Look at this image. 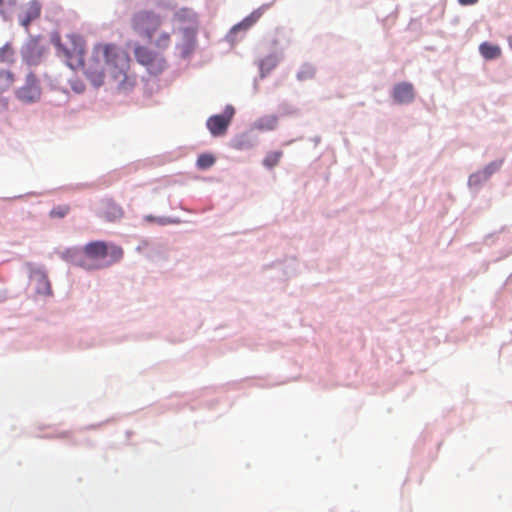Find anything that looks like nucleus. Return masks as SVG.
<instances>
[{"instance_id": "f257e3e1", "label": "nucleus", "mask_w": 512, "mask_h": 512, "mask_svg": "<svg viewBox=\"0 0 512 512\" xmlns=\"http://www.w3.org/2000/svg\"><path fill=\"white\" fill-rule=\"evenodd\" d=\"M56 54L67 66L75 70L84 67L89 82L95 86H105L111 92L127 96L137 86V75L131 71V58L127 51L115 43H97L91 56L84 64L85 40L77 34L52 37Z\"/></svg>"}, {"instance_id": "f03ea898", "label": "nucleus", "mask_w": 512, "mask_h": 512, "mask_svg": "<svg viewBox=\"0 0 512 512\" xmlns=\"http://www.w3.org/2000/svg\"><path fill=\"white\" fill-rule=\"evenodd\" d=\"M123 254V249L116 244L92 241L83 247L77 265L86 270L103 269L119 262Z\"/></svg>"}, {"instance_id": "7ed1b4c3", "label": "nucleus", "mask_w": 512, "mask_h": 512, "mask_svg": "<svg viewBox=\"0 0 512 512\" xmlns=\"http://www.w3.org/2000/svg\"><path fill=\"white\" fill-rule=\"evenodd\" d=\"M133 55L136 62L144 67L147 73L152 76L163 73L168 66L167 60L161 52L155 51L143 44L137 43L134 45Z\"/></svg>"}, {"instance_id": "20e7f679", "label": "nucleus", "mask_w": 512, "mask_h": 512, "mask_svg": "<svg viewBox=\"0 0 512 512\" xmlns=\"http://www.w3.org/2000/svg\"><path fill=\"white\" fill-rule=\"evenodd\" d=\"M130 23L137 34L151 41L162 25V18L151 10H140L132 15Z\"/></svg>"}, {"instance_id": "39448f33", "label": "nucleus", "mask_w": 512, "mask_h": 512, "mask_svg": "<svg viewBox=\"0 0 512 512\" xmlns=\"http://www.w3.org/2000/svg\"><path fill=\"white\" fill-rule=\"evenodd\" d=\"M18 101L24 104L36 103L42 95V88L39 77L34 72H29L25 76L23 85L14 91Z\"/></svg>"}, {"instance_id": "423d86ee", "label": "nucleus", "mask_w": 512, "mask_h": 512, "mask_svg": "<svg viewBox=\"0 0 512 512\" xmlns=\"http://www.w3.org/2000/svg\"><path fill=\"white\" fill-rule=\"evenodd\" d=\"M234 115V108L227 106L221 115H213L207 120V127L213 136L224 135Z\"/></svg>"}, {"instance_id": "0eeeda50", "label": "nucleus", "mask_w": 512, "mask_h": 512, "mask_svg": "<svg viewBox=\"0 0 512 512\" xmlns=\"http://www.w3.org/2000/svg\"><path fill=\"white\" fill-rule=\"evenodd\" d=\"M392 98L397 104L411 103L415 98L414 86L409 82H400L393 87Z\"/></svg>"}, {"instance_id": "6e6552de", "label": "nucleus", "mask_w": 512, "mask_h": 512, "mask_svg": "<svg viewBox=\"0 0 512 512\" xmlns=\"http://www.w3.org/2000/svg\"><path fill=\"white\" fill-rule=\"evenodd\" d=\"M23 61L30 65L35 66L38 65L43 56V48L39 45L36 40H30L26 43V45L22 48L21 51Z\"/></svg>"}, {"instance_id": "1a4fd4ad", "label": "nucleus", "mask_w": 512, "mask_h": 512, "mask_svg": "<svg viewBox=\"0 0 512 512\" xmlns=\"http://www.w3.org/2000/svg\"><path fill=\"white\" fill-rule=\"evenodd\" d=\"M41 13V5L38 1L32 0L24 8L20 17V24L24 27H28L30 23L37 19Z\"/></svg>"}, {"instance_id": "9d476101", "label": "nucleus", "mask_w": 512, "mask_h": 512, "mask_svg": "<svg viewBox=\"0 0 512 512\" xmlns=\"http://www.w3.org/2000/svg\"><path fill=\"white\" fill-rule=\"evenodd\" d=\"M16 75L9 69L0 68V97L15 85Z\"/></svg>"}, {"instance_id": "9b49d317", "label": "nucleus", "mask_w": 512, "mask_h": 512, "mask_svg": "<svg viewBox=\"0 0 512 512\" xmlns=\"http://www.w3.org/2000/svg\"><path fill=\"white\" fill-rule=\"evenodd\" d=\"M262 16V12L260 9L253 11L250 15L245 17L240 23L236 24L232 29L231 33H236L240 30H248L252 27Z\"/></svg>"}, {"instance_id": "f8f14e48", "label": "nucleus", "mask_w": 512, "mask_h": 512, "mask_svg": "<svg viewBox=\"0 0 512 512\" xmlns=\"http://www.w3.org/2000/svg\"><path fill=\"white\" fill-rule=\"evenodd\" d=\"M480 54L486 60L497 59L501 56V49L498 45L489 42H483L479 46Z\"/></svg>"}, {"instance_id": "ddd939ff", "label": "nucleus", "mask_w": 512, "mask_h": 512, "mask_svg": "<svg viewBox=\"0 0 512 512\" xmlns=\"http://www.w3.org/2000/svg\"><path fill=\"white\" fill-rule=\"evenodd\" d=\"M255 125L261 131H272L278 125V118L275 115H267L260 118Z\"/></svg>"}, {"instance_id": "4468645a", "label": "nucleus", "mask_w": 512, "mask_h": 512, "mask_svg": "<svg viewBox=\"0 0 512 512\" xmlns=\"http://www.w3.org/2000/svg\"><path fill=\"white\" fill-rule=\"evenodd\" d=\"M104 215L108 220L113 221L122 217L123 210L114 202L108 201L105 203Z\"/></svg>"}, {"instance_id": "2eb2a0df", "label": "nucleus", "mask_w": 512, "mask_h": 512, "mask_svg": "<svg viewBox=\"0 0 512 512\" xmlns=\"http://www.w3.org/2000/svg\"><path fill=\"white\" fill-rule=\"evenodd\" d=\"M150 42L159 50H165L170 46L171 35L166 31H161L157 36L155 35Z\"/></svg>"}, {"instance_id": "dca6fc26", "label": "nucleus", "mask_w": 512, "mask_h": 512, "mask_svg": "<svg viewBox=\"0 0 512 512\" xmlns=\"http://www.w3.org/2000/svg\"><path fill=\"white\" fill-rule=\"evenodd\" d=\"M16 52L11 43H6L0 48V63L13 64Z\"/></svg>"}, {"instance_id": "f3484780", "label": "nucleus", "mask_w": 512, "mask_h": 512, "mask_svg": "<svg viewBox=\"0 0 512 512\" xmlns=\"http://www.w3.org/2000/svg\"><path fill=\"white\" fill-rule=\"evenodd\" d=\"M216 162L215 157L210 153H204L199 155L196 165L200 170H206L212 167Z\"/></svg>"}, {"instance_id": "a211bd4d", "label": "nucleus", "mask_w": 512, "mask_h": 512, "mask_svg": "<svg viewBox=\"0 0 512 512\" xmlns=\"http://www.w3.org/2000/svg\"><path fill=\"white\" fill-rule=\"evenodd\" d=\"M182 33L186 41V48L183 50V52L189 53L196 41V30L192 28H185L183 29Z\"/></svg>"}, {"instance_id": "6ab92c4d", "label": "nucleus", "mask_w": 512, "mask_h": 512, "mask_svg": "<svg viewBox=\"0 0 512 512\" xmlns=\"http://www.w3.org/2000/svg\"><path fill=\"white\" fill-rule=\"evenodd\" d=\"M282 157L281 151H273L267 154V156L263 160V165L267 168H273L278 165L280 159Z\"/></svg>"}, {"instance_id": "aec40b11", "label": "nucleus", "mask_w": 512, "mask_h": 512, "mask_svg": "<svg viewBox=\"0 0 512 512\" xmlns=\"http://www.w3.org/2000/svg\"><path fill=\"white\" fill-rule=\"evenodd\" d=\"M70 211V207L66 204L64 205H59V206H56L54 207L50 213H49V216L51 218H64Z\"/></svg>"}, {"instance_id": "412c9836", "label": "nucleus", "mask_w": 512, "mask_h": 512, "mask_svg": "<svg viewBox=\"0 0 512 512\" xmlns=\"http://www.w3.org/2000/svg\"><path fill=\"white\" fill-rule=\"evenodd\" d=\"M313 74H314V70H313V69H311V68H308L307 70H302V71H300V72H299V74H298V78H299L300 80H305V79H307L308 77L313 76Z\"/></svg>"}, {"instance_id": "4be33fe9", "label": "nucleus", "mask_w": 512, "mask_h": 512, "mask_svg": "<svg viewBox=\"0 0 512 512\" xmlns=\"http://www.w3.org/2000/svg\"><path fill=\"white\" fill-rule=\"evenodd\" d=\"M458 1L463 6L474 5L478 2V0H458Z\"/></svg>"}, {"instance_id": "5701e85b", "label": "nucleus", "mask_w": 512, "mask_h": 512, "mask_svg": "<svg viewBox=\"0 0 512 512\" xmlns=\"http://www.w3.org/2000/svg\"><path fill=\"white\" fill-rule=\"evenodd\" d=\"M157 222L161 225H166V224L172 223V221L167 218H160L157 220Z\"/></svg>"}, {"instance_id": "b1692460", "label": "nucleus", "mask_w": 512, "mask_h": 512, "mask_svg": "<svg viewBox=\"0 0 512 512\" xmlns=\"http://www.w3.org/2000/svg\"><path fill=\"white\" fill-rule=\"evenodd\" d=\"M267 61H268V62H271L270 64H271L272 66H275V61H274L273 59H267ZM265 62H266V60L262 61V63H261V68H263V67H264Z\"/></svg>"}, {"instance_id": "393cba45", "label": "nucleus", "mask_w": 512, "mask_h": 512, "mask_svg": "<svg viewBox=\"0 0 512 512\" xmlns=\"http://www.w3.org/2000/svg\"><path fill=\"white\" fill-rule=\"evenodd\" d=\"M74 90L77 92H82L84 90V85L80 83L79 88H74Z\"/></svg>"}, {"instance_id": "a878e982", "label": "nucleus", "mask_w": 512, "mask_h": 512, "mask_svg": "<svg viewBox=\"0 0 512 512\" xmlns=\"http://www.w3.org/2000/svg\"><path fill=\"white\" fill-rule=\"evenodd\" d=\"M508 43H509L510 47L512 48V36H510V37L508 38Z\"/></svg>"}, {"instance_id": "bb28decb", "label": "nucleus", "mask_w": 512, "mask_h": 512, "mask_svg": "<svg viewBox=\"0 0 512 512\" xmlns=\"http://www.w3.org/2000/svg\"><path fill=\"white\" fill-rule=\"evenodd\" d=\"M146 219H147V220H149V221H153V220H155V218H154L153 216H147V218H146Z\"/></svg>"}, {"instance_id": "cd10ccee", "label": "nucleus", "mask_w": 512, "mask_h": 512, "mask_svg": "<svg viewBox=\"0 0 512 512\" xmlns=\"http://www.w3.org/2000/svg\"><path fill=\"white\" fill-rule=\"evenodd\" d=\"M5 1L4 0H0V7H2L4 5Z\"/></svg>"}]
</instances>
